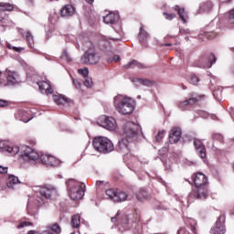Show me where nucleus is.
I'll list each match as a JSON object with an SVG mask.
<instances>
[{
	"label": "nucleus",
	"mask_w": 234,
	"mask_h": 234,
	"mask_svg": "<svg viewBox=\"0 0 234 234\" xmlns=\"http://www.w3.org/2000/svg\"><path fill=\"white\" fill-rule=\"evenodd\" d=\"M123 133L118 142L116 150L119 153H129V145L136 140L138 133L142 131V127L133 122H127L123 126Z\"/></svg>",
	"instance_id": "obj_1"
},
{
	"label": "nucleus",
	"mask_w": 234,
	"mask_h": 234,
	"mask_svg": "<svg viewBox=\"0 0 234 234\" xmlns=\"http://www.w3.org/2000/svg\"><path fill=\"white\" fill-rule=\"evenodd\" d=\"M0 149L4 153H8L11 154V156H16V154H19L23 158V160H29L36 162V160H39V154L36 152L35 150H32V148L28 146H22L19 148V146H14L10 145L6 142H0Z\"/></svg>",
	"instance_id": "obj_2"
},
{
	"label": "nucleus",
	"mask_w": 234,
	"mask_h": 234,
	"mask_svg": "<svg viewBox=\"0 0 234 234\" xmlns=\"http://www.w3.org/2000/svg\"><path fill=\"white\" fill-rule=\"evenodd\" d=\"M113 105L120 114H133L136 102L131 97L119 94L114 97Z\"/></svg>",
	"instance_id": "obj_3"
},
{
	"label": "nucleus",
	"mask_w": 234,
	"mask_h": 234,
	"mask_svg": "<svg viewBox=\"0 0 234 234\" xmlns=\"http://www.w3.org/2000/svg\"><path fill=\"white\" fill-rule=\"evenodd\" d=\"M194 184L197 187L190 193V197L194 198H207V176L203 173H197L193 176Z\"/></svg>",
	"instance_id": "obj_4"
},
{
	"label": "nucleus",
	"mask_w": 234,
	"mask_h": 234,
	"mask_svg": "<svg viewBox=\"0 0 234 234\" xmlns=\"http://www.w3.org/2000/svg\"><path fill=\"white\" fill-rule=\"evenodd\" d=\"M92 145L98 153L102 154H109L114 151V144L112 141L105 136H96L93 138Z\"/></svg>",
	"instance_id": "obj_5"
},
{
	"label": "nucleus",
	"mask_w": 234,
	"mask_h": 234,
	"mask_svg": "<svg viewBox=\"0 0 234 234\" xmlns=\"http://www.w3.org/2000/svg\"><path fill=\"white\" fill-rule=\"evenodd\" d=\"M33 191L41 200H52V198L58 197V189L52 185L35 186H33Z\"/></svg>",
	"instance_id": "obj_6"
},
{
	"label": "nucleus",
	"mask_w": 234,
	"mask_h": 234,
	"mask_svg": "<svg viewBox=\"0 0 234 234\" xmlns=\"http://www.w3.org/2000/svg\"><path fill=\"white\" fill-rule=\"evenodd\" d=\"M69 198L71 200H81L85 196V190L83 186H81V183H78L75 181L69 182Z\"/></svg>",
	"instance_id": "obj_7"
},
{
	"label": "nucleus",
	"mask_w": 234,
	"mask_h": 234,
	"mask_svg": "<svg viewBox=\"0 0 234 234\" xmlns=\"http://www.w3.org/2000/svg\"><path fill=\"white\" fill-rule=\"evenodd\" d=\"M100 53L96 52L94 48H90L81 57L80 61L84 65H96V63H100Z\"/></svg>",
	"instance_id": "obj_8"
},
{
	"label": "nucleus",
	"mask_w": 234,
	"mask_h": 234,
	"mask_svg": "<svg viewBox=\"0 0 234 234\" xmlns=\"http://www.w3.org/2000/svg\"><path fill=\"white\" fill-rule=\"evenodd\" d=\"M215 63H217V57H215V54L210 53L200 57L195 61L194 65L198 67V69H211Z\"/></svg>",
	"instance_id": "obj_9"
},
{
	"label": "nucleus",
	"mask_w": 234,
	"mask_h": 234,
	"mask_svg": "<svg viewBox=\"0 0 234 234\" xmlns=\"http://www.w3.org/2000/svg\"><path fill=\"white\" fill-rule=\"evenodd\" d=\"M106 197L112 200V202H125L127 200V194L125 192L118 191L113 188L106 190Z\"/></svg>",
	"instance_id": "obj_10"
},
{
	"label": "nucleus",
	"mask_w": 234,
	"mask_h": 234,
	"mask_svg": "<svg viewBox=\"0 0 234 234\" xmlns=\"http://www.w3.org/2000/svg\"><path fill=\"white\" fill-rule=\"evenodd\" d=\"M40 161L44 165H48L49 167H58V165L61 164L59 159L47 154L40 155Z\"/></svg>",
	"instance_id": "obj_11"
},
{
	"label": "nucleus",
	"mask_w": 234,
	"mask_h": 234,
	"mask_svg": "<svg viewBox=\"0 0 234 234\" xmlns=\"http://www.w3.org/2000/svg\"><path fill=\"white\" fill-rule=\"evenodd\" d=\"M101 126L108 131H114L118 124L116 123V119L113 117L102 116Z\"/></svg>",
	"instance_id": "obj_12"
},
{
	"label": "nucleus",
	"mask_w": 234,
	"mask_h": 234,
	"mask_svg": "<svg viewBox=\"0 0 234 234\" xmlns=\"http://www.w3.org/2000/svg\"><path fill=\"white\" fill-rule=\"evenodd\" d=\"M39 90L42 94H52L54 90H52V86L50 85V81L48 80H42L37 82Z\"/></svg>",
	"instance_id": "obj_13"
},
{
	"label": "nucleus",
	"mask_w": 234,
	"mask_h": 234,
	"mask_svg": "<svg viewBox=\"0 0 234 234\" xmlns=\"http://www.w3.org/2000/svg\"><path fill=\"white\" fill-rule=\"evenodd\" d=\"M5 76L9 83V85H16L19 81V75L16 71H11L6 69L5 71Z\"/></svg>",
	"instance_id": "obj_14"
},
{
	"label": "nucleus",
	"mask_w": 234,
	"mask_h": 234,
	"mask_svg": "<svg viewBox=\"0 0 234 234\" xmlns=\"http://www.w3.org/2000/svg\"><path fill=\"white\" fill-rule=\"evenodd\" d=\"M194 146L197 151V154H199L200 158H206L207 153H206V145L200 141L199 139L194 140Z\"/></svg>",
	"instance_id": "obj_15"
},
{
	"label": "nucleus",
	"mask_w": 234,
	"mask_h": 234,
	"mask_svg": "<svg viewBox=\"0 0 234 234\" xmlns=\"http://www.w3.org/2000/svg\"><path fill=\"white\" fill-rule=\"evenodd\" d=\"M181 136L182 130L180 128H173L169 135L170 144H176L180 141Z\"/></svg>",
	"instance_id": "obj_16"
},
{
	"label": "nucleus",
	"mask_w": 234,
	"mask_h": 234,
	"mask_svg": "<svg viewBox=\"0 0 234 234\" xmlns=\"http://www.w3.org/2000/svg\"><path fill=\"white\" fill-rule=\"evenodd\" d=\"M74 12H76V9L72 5H66L60 11V14L62 17H70L71 16H74Z\"/></svg>",
	"instance_id": "obj_17"
},
{
	"label": "nucleus",
	"mask_w": 234,
	"mask_h": 234,
	"mask_svg": "<svg viewBox=\"0 0 234 234\" xmlns=\"http://www.w3.org/2000/svg\"><path fill=\"white\" fill-rule=\"evenodd\" d=\"M133 83H134L135 87H152L153 80L148 79H133Z\"/></svg>",
	"instance_id": "obj_18"
},
{
	"label": "nucleus",
	"mask_w": 234,
	"mask_h": 234,
	"mask_svg": "<svg viewBox=\"0 0 234 234\" xmlns=\"http://www.w3.org/2000/svg\"><path fill=\"white\" fill-rule=\"evenodd\" d=\"M118 19H120V16L114 13H110L103 17V21L106 25H114V23H118Z\"/></svg>",
	"instance_id": "obj_19"
},
{
	"label": "nucleus",
	"mask_w": 234,
	"mask_h": 234,
	"mask_svg": "<svg viewBox=\"0 0 234 234\" xmlns=\"http://www.w3.org/2000/svg\"><path fill=\"white\" fill-rule=\"evenodd\" d=\"M52 98L57 105H67L69 103V99L61 94H54Z\"/></svg>",
	"instance_id": "obj_20"
},
{
	"label": "nucleus",
	"mask_w": 234,
	"mask_h": 234,
	"mask_svg": "<svg viewBox=\"0 0 234 234\" xmlns=\"http://www.w3.org/2000/svg\"><path fill=\"white\" fill-rule=\"evenodd\" d=\"M197 101H198V100H197V98H190L186 101H183L179 102L178 107H179V109H182V111H186V109H187V107H189V105H195V103H197Z\"/></svg>",
	"instance_id": "obj_21"
},
{
	"label": "nucleus",
	"mask_w": 234,
	"mask_h": 234,
	"mask_svg": "<svg viewBox=\"0 0 234 234\" xmlns=\"http://www.w3.org/2000/svg\"><path fill=\"white\" fill-rule=\"evenodd\" d=\"M42 234H61V227L55 223L48 228V230H44Z\"/></svg>",
	"instance_id": "obj_22"
},
{
	"label": "nucleus",
	"mask_w": 234,
	"mask_h": 234,
	"mask_svg": "<svg viewBox=\"0 0 234 234\" xmlns=\"http://www.w3.org/2000/svg\"><path fill=\"white\" fill-rule=\"evenodd\" d=\"M174 10L177 12L183 23H187V13H186V9L179 7L178 5H175Z\"/></svg>",
	"instance_id": "obj_23"
},
{
	"label": "nucleus",
	"mask_w": 234,
	"mask_h": 234,
	"mask_svg": "<svg viewBox=\"0 0 234 234\" xmlns=\"http://www.w3.org/2000/svg\"><path fill=\"white\" fill-rule=\"evenodd\" d=\"M149 38V34L146 33L145 29H144V27H140L139 32V41L142 45H145L147 42V39Z\"/></svg>",
	"instance_id": "obj_24"
},
{
	"label": "nucleus",
	"mask_w": 234,
	"mask_h": 234,
	"mask_svg": "<svg viewBox=\"0 0 234 234\" xmlns=\"http://www.w3.org/2000/svg\"><path fill=\"white\" fill-rule=\"evenodd\" d=\"M16 184H20L19 178L16 176H9L6 180L7 187L13 189L14 186H16Z\"/></svg>",
	"instance_id": "obj_25"
},
{
	"label": "nucleus",
	"mask_w": 234,
	"mask_h": 234,
	"mask_svg": "<svg viewBox=\"0 0 234 234\" xmlns=\"http://www.w3.org/2000/svg\"><path fill=\"white\" fill-rule=\"evenodd\" d=\"M177 234H197V228L195 226L181 228Z\"/></svg>",
	"instance_id": "obj_26"
},
{
	"label": "nucleus",
	"mask_w": 234,
	"mask_h": 234,
	"mask_svg": "<svg viewBox=\"0 0 234 234\" xmlns=\"http://www.w3.org/2000/svg\"><path fill=\"white\" fill-rule=\"evenodd\" d=\"M211 234H225L226 227L224 225H216L213 229H210Z\"/></svg>",
	"instance_id": "obj_27"
},
{
	"label": "nucleus",
	"mask_w": 234,
	"mask_h": 234,
	"mask_svg": "<svg viewBox=\"0 0 234 234\" xmlns=\"http://www.w3.org/2000/svg\"><path fill=\"white\" fill-rule=\"evenodd\" d=\"M124 69H134V67H137V69H144V64L139 63L135 59L128 62L126 65L123 66Z\"/></svg>",
	"instance_id": "obj_28"
},
{
	"label": "nucleus",
	"mask_w": 234,
	"mask_h": 234,
	"mask_svg": "<svg viewBox=\"0 0 234 234\" xmlns=\"http://www.w3.org/2000/svg\"><path fill=\"white\" fill-rule=\"evenodd\" d=\"M71 224L73 228H80V225L81 224V218L80 217V215L76 214L72 216Z\"/></svg>",
	"instance_id": "obj_29"
},
{
	"label": "nucleus",
	"mask_w": 234,
	"mask_h": 234,
	"mask_svg": "<svg viewBox=\"0 0 234 234\" xmlns=\"http://www.w3.org/2000/svg\"><path fill=\"white\" fill-rule=\"evenodd\" d=\"M0 10H2V12H12L14 5L8 3H0Z\"/></svg>",
	"instance_id": "obj_30"
},
{
	"label": "nucleus",
	"mask_w": 234,
	"mask_h": 234,
	"mask_svg": "<svg viewBox=\"0 0 234 234\" xmlns=\"http://www.w3.org/2000/svg\"><path fill=\"white\" fill-rule=\"evenodd\" d=\"M188 81L191 83V85H198L200 82V78L197 76V74L192 73L189 75Z\"/></svg>",
	"instance_id": "obj_31"
},
{
	"label": "nucleus",
	"mask_w": 234,
	"mask_h": 234,
	"mask_svg": "<svg viewBox=\"0 0 234 234\" xmlns=\"http://www.w3.org/2000/svg\"><path fill=\"white\" fill-rule=\"evenodd\" d=\"M26 39H27L30 48H34V37L32 36V34H30V32H27L26 34Z\"/></svg>",
	"instance_id": "obj_32"
},
{
	"label": "nucleus",
	"mask_w": 234,
	"mask_h": 234,
	"mask_svg": "<svg viewBox=\"0 0 234 234\" xmlns=\"http://www.w3.org/2000/svg\"><path fill=\"white\" fill-rule=\"evenodd\" d=\"M136 198L137 200H144V198H147V191L144 189L139 190L136 194Z\"/></svg>",
	"instance_id": "obj_33"
},
{
	"label": "nucleus",
	"mask_w": 234,
	"mask_h": 234,
	"mask_svg": "<svg viewBox=\"0 0 234 234\" xmlns=\"http://www.w3.org/2000/svg\"><path fill=\"white\" fill-rule=\"evenodd\" d=\"M225 222H226V215L221 214L216 221V226H224Z\"/></svg>",
	"instance_id": "obj_34"
},
{
	"label": "nucleus",
	"mask_w": 234,
	"mask_h": 234,
	"mask_svg": "<svg viewBox=\"0 0 234 234\" xmlns=\"http://www.w3.org/2000/svg\"><path fill=\"white\" fill-rule=\"evenodd\" d=\"M165 136V131L161 130L158 132L157 135L155 136L156 142H162V138Z\"/></svg>",
	"instance_id": "obj_35"
},
{
	"label": "nucleus",
	"mask_w": 234,
	"mask_h": 234,
	"mask_svg": "<svg viewBox=\"0 0 234 234\" xmlns=\"http://www.w3.org/2000/svg\"><path fill=\"white\" fill-rule=\"evenodd\" d=\"M228 21L230 25H234V9L229 11Z\"/></svg>",
	"instance_id": "obj_36"
},
{
	"label": "nucleus",
	"mask_w": 234,
	"mask_h": 234,
	"mask_svg": "<svg viewBox=\"0 0 234 234\" xmlns=\"http://www.w3.org/2000/svg\"><path fill=\"white\" fill-rule=\"evenodd\" d=\"M84 86L88 87V89H90L92 87V79L87 77L84 80Z\"/></svg>",
	"instance_id": "obj_37"
},
{
	"label": "nucleus",
	"mask_w": 234,
	"mask_h": 234,
	"mask_svg": "<svg viewBox=\"0 0 234 234\" xmlns=\"http://www.w3.org/2000/svg\"><path fill=\"white\" fill-rule=\"evenodd\" d=\"M163 15L165 16V19H167L168 21H171L173 19H175V17H176V14H169V13H163Z\"/></svg>",
	"instance_id": "obj_38"
},
{
	"label": "nucleus",
	"mask_w": 234,
	"mask_h": 234,
	"mask_svg": "<svg viewBox=\"0 0 234 234\" xmlns=\"http://www.w3.org/2000/svg\"><path fill=\"white\" fill-rule=\"evenodd\" d=\"M79 74L83 76V78H87L89 76V69L85 68L84 69H80L78 70Z\"/></svg>",
	"instance_id": "obj_39"
},
{
	"label": "nucleus",
	"mask_w": 234,
	"mask_h": 234,
	"mask_svg": "<svg viewBox=\"0 0 234 234\" xmlns=\"http://www.w3.org/2000/svg\"><path fill=\"white\" fill-rule=\"evenodd\" d=\"M212 139L213 140H218V142H223L224 141V136H222V134H220V133H214L212 135Z\"/></svg>",
	"instance_id": "obj_40"
},
{
	"label": "nucleus",
	"mask_w": 234,
	"mask_h": 234,
	"mask_svg": "<svg viewBox=\"0 0 234 234\" xmlns=\"http://www.w3.org/2000/svg\"><path fill=\"white\" fill-rule=\"evenodd\" d=\"M27 226H32V222L29 221H21L18 225H17V229H21V228H25Z\"/></svg>",
	"instance_id": "obj_41"
},
{
	"label": "nucleus",
	"mask_w": 234,
	"mask_h": 234,
	"mask_svg": "<svg viewBox=\"0 0 234 234\" xmlns=\"http://www.w3.org/2000/svg\"><path fill=\"white\" fill-rule=\"evenodd\" d=\"M73 85L75 86L76 89L79 90H81V81L78 79H73Z\"/></svg>",
	"instance_id": "obj_42"
},
{
	"label": "nucleus",
	"mask_w": 234,
	"mask_h": 234,
	"mask_svg": "<svg viewBox=\"0 0 234 234\" xmlns=\"http://www.w3.org/2000/svg\"><path fill=\"white\" fill-rule=\"evenodd\" d=\"M62 58L66 59V61H72V58H70V55H69V52L67 50H64L62 54Z\"/></svg>",
	"instance_id": "obj_43"
},
{
	"label": "nucleus",
	"mask_w": 234,
	"mask_h": 234,
	"mask_svg": "<svg viewBox=\"0 0 234 234\" xmlns=\"http://www.w3.org/2000/svg\"><path fill=\"white\" fill-rule=\"evenodd\" d=\"M6 85H10V82H8V79L5 80L0 78V87H6Z\"/></svg>",
	"instance_id": "obj_44"
},
{
	"label": "nucleus",
	"mask_w": 234,
	"mask_h": 234,
	"mask_svg": "<svg viewBox=\"0 0 234 234\" xmlns=\"http://www.w3.org/2000/svg\"><path fill=\"white\" fill-rule=\"evenodd\" d=\"M205 36L207 37V39H213L216 37V35L214 32H207L205 34Z\"/></svg>",
	"instance_id": "obj_45"
},
{
	"label": "nucleus",
	"mask_w": 234,
	"mask_h": 234,
	"mask_svg": "<svg viewBox=\"0 0 234 234\" xmlns=\"http://www.w3.org/2000/svg\"><path fill=\"white\" fill-rule=\"evenodd\" d=\"M8 173V167L0 165V175H6Z\"/></svg>",
	"instance_id": "obj_46"
},
{
	"label": "nucleus",
	"mask_w": 234,
	"mask_h": 234,
	"mask_svg": "<svg viewBox=\"0 0 234 234\" xmlns=\"http://www.w3.org/2000/svg\"><path fill=\"white\" fill-rule=\"evenodd\" d=\"M8 101L5 100H0V107H7Z\"/></svg>",
	"instance_id": "obj_47"
},
{
	"label": "nucleus",
	"mask_w": 234,
	"mask_h": 234,
	"mask_svg": "<svg viewBox=\"0 0 234 234\" xmlns=\"http://www.w3.org/2000/svg\"><path fill=\"white\" fill-rule=\"evenodd\" d=\"M118 217H120V211L117 212L115 217L111 218L112 222H116L118 220Z\"/></svg>",
	"instance_id": "obj_48"
},
{
	"label": "nucleus",
	"mask_w": 234,
	"mask_h": 234,
	"mask_svg": "<svg viewBox=\"0 0 234 234\" xmlns=\"http://www.w3.org/2000/svg\"><path fill=\"white\" fill-rule=\"evenodd\" d=\"M105 181H97L96 186L97 187H101V186H105Z\"/></svg>",
	"instance_id": "obj_49"
},
{
	"label": "nucleus",
	"mask_w": 234,
	"mask_h": 234,
	"mask_svg": "<svg viewBox=\"0 0 234 234\" xmlns=\"http://www.w3.org/2000/svg\"><path fill=\"white\" fill-rule=\"evenodd\" d=\"M12 50H15V52H21V50H23V48L13 47Z\"/></svg>",
	"instance_id": "obj_50"
},
{
	"label": "nucleus",
	"mask_w": 234,
	"mask_h": 234,
	"mask_svg": "<svg viewBox=\"0 0 234 234\" xmlns=\"http://www.w3.org/2000/svg\"><path fill=\"white\" fill-rule=\"evenodd\" d=\"M113 60H114L116 63H118V61H120V56L115 55V56L113 57Z\"/></svg>",
	"instance_id": "obj_51"
},
{
	"label": "nucleus",
	"mask_w": 234,
	"mask_h": 234,
	"mask_svg": "<svg viewBox=\"0 0 234 234\" xmlns=\"http://www.w3.org/2000/svg\"><path fill=\"white\" fill-rule=\"evenodd\" d=\"M180 87L183 89V90H187V87H186V85H184V84H180Z\"/></svg>",
	"instance_id": "obj_52"
},
{
	"label": "nucleus",
	"mask_w": 234,
	"mask_h": 234,
	"mask_svg": "<svg viewBox=\"0 0 234 234\" xmlns=\"http://www.w3.org/2000/svg\"><path fill=\"white\" fill-rule=\"evenodd\" d=\"M86 3H90V5H92V3H94V0H86Z\"/></svg>",
	"instance_id": "obj_53"
},
{
	"label": "nucleus",
	"mask_w": 234,
	"mask_h": 234,
	"mask_svg": "<svg viewBox=\"0 0 234 234\" xmlns=\"http://www.w3.org/2000/svg\"><path fill=\"white\" fill-rule=\"evenodd\" d=\"M172 46H173V44H171V43L165 44V47H172Z\"/></svg>",
	"instance_id": "obj_54"
},
{
	"label": "nucleus",
	"mask_w": 234,
	"mask_h": 234,
	"mask_svg": "<svg viewBox=\"0 0 234 234\" xmlns=\"http://www.w3.org/2000/svg\"><path fill=\"white\" fill-rule=\"evenodd\" d=\"M14 46H12V45H10V44H7V48H9L10 50H12V48H13Z\"/></svg>",
	"instance_id": "obj_55"
},
{
	"label": "nucleus",
	"mask_w": 234,
	"mask_h": 234,
	"mask_svg": "<svg viewBox=\"0 0 234 234\" xmlns=\"http://www.w3.org/2000/svg\"><path fill=\"white\" fill-rule=\"evenodd\" d=\"M112 41H120V38H110Z\"/></svg>",
	"instance_id": "obj_56"
},
{
	"label": "nucleus",
	"mask_w": 234,
	"mask_h": 234,
	"mask_svg": "<svg viewBox=\"0 0 234 234\" xmlns=\"http://www.w3.org/2000/svg\"><path fill=\"white\" fill-rule=\"evenodd\" d=\"M140 98H142V96L139 95V96H138V99L140 100Z\"/></svg>",
	"instance_id": "obj_57"
},
{
	"label": "nucleus",
	"mask_w": 234,
	"mask_h": 234,
	"mask_svg": "<svg viewBox=\"0 0 234 234\" xmlns=\"http://www.w3.org/2000/svg\"><path fill=\"white\" fill-rule=\"evenodd\" d=\"M49 1H54V0H49Z\"/></svg>",
	"instance_id": "obj_58"
}]
</instances>
